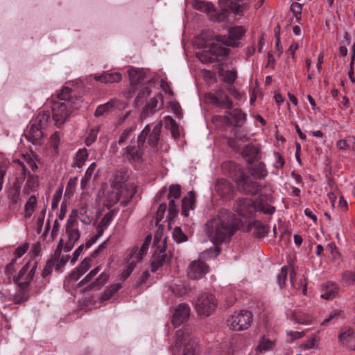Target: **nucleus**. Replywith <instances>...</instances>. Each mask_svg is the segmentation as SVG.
I'll list each match as a JSON object with an SVG mask.
<instances>
[{
	"label": "nucleus",
	"instance_id": "1",
	"mask_svg": "<svg viewBox=\"0 0 355 355\" xmlns=\"http://www.w3.org/2000/svg\"><path fill=\"white\" fill-rule=\"evenodd\" d=\"M272 197L268 194H260L255 200L242 197L236 200L233 208L244 218H252L257 212L271 216L275 211V207L272 205Z\"/></svg>",
	"mask_w": 355,
	"mask_h": 355
},
{
	"label": "nucleus",
	"instance_id": "2",
	"mask_svg": "<svg viewBox=\"0 0 355 355\" xmlns=\"http://www.w3.org/2000/svg\"><path fill=\"white\" fill-rule=\"evenodd\" d=\"M219 35H215L212 31H202L201 33L196 38L195 43L200 48H208L207 51H204L200 55L199 59L202 62L212 63L218 60V57L227 56L230 53V49L223 46L220 41H218Z\"/></svg>",
	"mask_w": 355,
	"mask_h": 355
},
{
	"label": "nucleus",
	"instance_id": "3",
	"mask_svg": "<svg viewBox=\"0 0 355 355\" xmlns=\"http://www.w3.org/2000/svg\"><path fill=\"white\" fill-rule=\"evenodd\" d=\"M65 232L67 241L64 243L63 239H60L54 254L51 258L53 259L54 264H55V268L57 271H59L69 259V255L61 254L62 250L63 249L64 252H69L80 238V233L78 228L75 226V223H67Z\"/></svg>",
	"mask_w": 355,
	"mask_h": 355
},
{
	"label": "nucleus",
	"instance_id": "4",
	"mask_svg": "<svg viewBox=\"0 0 355 355\" xmlns=\"http://www.w3.org/2000/svg\"><path fill=\"white\" fill-rule=\"evenodd\" d=\"M181 196V187L180 184H171L168 188L167 198L168 200V207L165 202L161 203L157 210L155 215V222H160L165 217L164 222H172L179 213L178 205L175 203V200L179 199Z\"/></svg>",
	"mask_w": 355,
	"mask_h": 355
},
{
	"label": "nucleus",
	"instance_id": "5",
	"mask_svg": "<svg viewBox=\"0 0 355 355\" xmlns=\"http://www.w3.org/2000/svg\"><path fill=\"white\" fill-rule=\"evenodd\" d=\"M238 230H241L240 223H206L209 238L218 245L230 239Z\"/></svg>",
	"mask_w": 355,
	"mask_h": 355
},
{
	"label": "nucleus",
	"instance_id": "6",
	"mask_svg": "<svg viewBox=\"0 0 355 355\" xmlns=\"http://www.w3.org/2000/svg\"><path fill=\"white\" fill-rule=\"evenodd\" d=\"M218 2L221 10L215 16L216 20L218 22L225 21L229 13L243 16L250 8L249 3L245 0H218Z\"/></svg>",
	"mask_w": 355,
	"mask_h": 355
},
{
	"label": "nucleus",
	"instance_id": "7",
	"mask_svg": "<svg viewBox=\"0 0 355 355\" xmlns=\"http://www.w3.org/2000/svg\"><path fill=\"white\" fill-rule=\"evenodd\" d=\"M136 193V187L133 183H128L123 189L112 187V191L107 193L106 200L109 206H112L118 202L123 206H126Z\"/></svg>",
	"mask_w": 355,
	"mask_h": 355
},
{
	"label": "nucleus",
	"instance_id": "8",
	"mask_svg": "<svg viewBox=\"0 0 355 355\" xmlns=\"http://www.w3.org/2000/svg\"><path fill=\"white\" fill-rule=\"evenodd\" d=\"M217 304V300L213 294L202 293L196 300L195 309L199 315L208 317L214 312Z\"/></svg>",
	"mask_w": 355,
	"mask_h": 355
},
{
	"label": "nucleus",
	"instance_id": "9",
	"mask_svg": "<svg viewBox=\"0 0 355 355\" xmlns=\"http://www.w3.org/2000/svg\"><path fill=\"white\" fill-rule=\"evenodd\" d=\"M162 128V121L156 123L153 128L150 125H146L143 130L141 132L137 138V142L139 145L145 146L147 140L148 144L153 148L157 146L160 139V133Z\"/></svg>",
	"mask_w": 355,
	"mask_h": 355
},
{
	"label": "nucleus",
	"instance_id": "10",
	"mask_svg": "<svg viewBox=\"0 0 355 355\" xmlns=\"http://www.w3.org/2000/svg\"><path fill=\"white\" fill-rule=\"evenodd\" d=\"M37 266L36 261H28L19 270L18 275L14 276V283L17 284L20 289L26 290L35 276Z\"/></svg>",
	"mask_w": 355,
	"mask_h": 355
},
{
	"label": "nucleus",
	"instance_id": "11",
	"mask_svg": "<svg viewBox=\"0 0 355 355\" xmlns=\"http://www.w3.org/2000/svg\"><path fill=\"white\" fill-rule=\"evenodd\" d=\"M252 321V314L248 311L234 313L227 320V324L234 331H241L249 327Z\"/></svg>",
	"mask_w": 355,
	"mask_h": 355
},
{
	"label": "nucleus",
	"instance_id": "12",
	"mask_svg": "<svg viewBox=\"0 0 355 355\" xmlns=\"http://www.w3.org/2000/svg\"><path fill=\"white\" fill-rule=\"evenodd\" d=\"M71 104L53 101L52 105V118L57 127L61 126L67 121L71 112Z\"/></svg>",
	"mask_w": 355,
	"mask_h": 355
},
{
	"label": "nucleus",
	"instance_id": "13",
	"mask_svg": "<svg viewBox=\"0 0 355 355\" xmlns=\"http://www.w3.org/2000/svg\"><path fill=\"white\" fill-rule=\"evenodd\" d=\"M143 145H128L122 149V157L132 166L140 164L144 161Z\"/></svg>",
	"mask_w": 355,
	"mask_h": 355
},
{
	"label": "nucleus",
	"instance_id": "14",
	"mask_svg": "<svg viewBox=\"0 0 355 355\" xmlns=\"http://www.w3.org/2000/svg\"><path fill=\"white\" fill-rule=\"evenodd\" d=\"M246 29L241 26H236L230 28L228 37L221 35L218 36L217 40L220 41L223 46L225 47H237L239 45V40L246 33Z\"/></svg>",
	"mask_w": 355,
	"mask_h": 355
},
{
	"label": "nucleus",
	"instance_id": "15",
	"mask_svg": "<svg viewBox=\"0 0 355 355\" xmlns=\"http://www.w3.org/2000/svg\"><path fill=\"white\" fill-rule=\"evenodd\" d=\"M238 191L243 194L254 196L261 189V186L256 180L250 178L245 172L241 178L236 182Z\"/></svg>",
	"mask_w": 355,
	"mask_h": 355
},
{
	"label": "nucleus",
	"instance_id": "16",
	"mask_svg": "<svg viewBox=\"0 0 355 355\" xmlns=\"http://www.w3.org/2000/svg\"><path fill=\"white\" fill-rule=\"evenodd\" d=\"M207 98L209 103L216 107L229 110L233 107L232 101L223 89H218L215 93L208 94Z\"/></svg>",
	"mask_w": 355,
	"mask_h": 355
},
{
	"label": "nucleus",
	"instance_id": "17",
	"mask_svg": "<svg viewBox=\"0 0 355 355\" xmlns=\"http://www.w3.org/2000/svg\"><path fill=\"white\" fill-rule=\"evenodd\" d=\"M209 266L202 259L191 261L187 268V275L189 279H199L205 276L209 272Z\"/></svg>",
	"mask_w": 355,
	"mask_h": 355
},
{
	"label": "nucleus",
	"instance_id": "18",
	"mask_svg": "<svg viewBox=\"0 0 355 355\" xmlns=\"http://www.w3.org/2000/svg\"><path fill=\"white\" fill-rule=\"evenodd\" d=\"M241 230L251 233L255 237H264L270 231L267 223H240Z\"/></svg>",
	"mask_w": 355,
	"mask_h": 355
},
{
	"label": "nucleus",
	"instance_id": "19",
	"mask_svg": "<svg viewBox=\"0 0 355 355\" xmlns=\"http://www.w3.org/2000/svg\"><path fill=\"white\" fill-rule=\"evenodd\" d=\"M223 173L233 179L235 182L241 178L245 173L243 168L232 161H226L221 166Z\"/></svg>",
	"mask_w": 355,
	"mask_h": 355
},
{
	"label": "nucleus",
	"instance_id": "20",
	"mask_svg": "<svg viewBox=\"0 0 355 355\" xmlns=\"http://www.w3.org/2000/svg\"><path fill=\"white\" fill-rule=\"evenodd\" d=\"M165 246H163L159 251H155L151 259V271L155 272L164 264L169 263L171 257L165 252Z\"/></svg>",
	"mask_w": 355,
	"mask_h": 355
},
{
	"label": "nucleus",
	"instance_id": "21",
	"mask_svg": "<svg viewBox=\"0 0 355 355\" xmlns=\"http://www.w3.org/2000/svg\"><path fill=\"white\" fill-rule=\"evenodd\" d=\"M190 315V308L187 304H180L175 308L172 318V323L175 327L180 326L189 318Z\"/></svg>",
	"mask_w": 355,
	"mask_h": 355
},
{
	"label": "nucleus",
	"instance_id": "22",
	"mask_svg": "<svg viewBox=\"0 0 355 355\" xmlns=\"http://www.w3.org/2000/svg\"><path fill=\"white\" fill-rule=\"evenodd\" d=\"M229 116H225V121L234 127H242L246 122L247 114L239 108L228 111Z\"/></svg>",
	"mask_w": 355,
	"mask_h": 355
},
{
	"label": "nucleus",
	"instance_id": "23",
	"mask_svg": "<svg viewBox=\"0 0 355 355\" xmlns=\"http://www.w3.org/2000/svg\"><path fill=\"white\" fill-rule=\"evenodd\" d=\"M215 190L218 195L225 199H231L234 196V187L225 179H219L215 185Z\"/></svg>",
	"mask_w": 355,
	"mask_h": 355
},
{
	"label": "nucleus",
	"instance_id": "24",
	"mask_svg": "<svg viewBox=\"0 0 355 355\" xmlns=\"http://www.w3.org/2000/svg\"><path fill=\"white\" fill-rule=\"evenodd\" d=\"M180 214L187 218L189 216L190 211H194L196 208V195L194 191H191L182 199Z\"/></svg>",
	"mask_w": 355,
	"mask_h": 355
},
{
	"label": "nucleus",
	"instance_id": "25",
	"mask_svg": "<svg viewBox=\"0 0 355 355\" xmlns=\"http://www.w3.org/2000/svg\"><path fill=\"white\" fill-rule=\"evenodd\" d=\"M241 155L249 164L258 162L261 158L259 149L252 144L245 145L242 149Z\"/></svg>",
	"mask_w": 355,
	"mask_h": 355
},
{
	"label": "nucleus",
	"instance_id": "26",
	"mask_svg": "<svg viewBox=\"0 0 355 355\" xmlns=\"http://www.w3.org/2000/svg\"><path fill=\"white\" fill-rule=\"evenodd\" d=\"M44 129H42V128L36 125V124L32 123L30 129L26 134V137L33 144H40L44 135Z\"/></svg>",
	"mask_w": 355,
	"mask_h": 355
},
{
	"label": "nucleus",
	"instance_id": "27",
	"mask_svg": "<svg viewBox=\"0 0 355 355\" xmlns=\"http://www.w3.org/2000/svg\"><path fill=\"white\" fill-rule=\"evenodd\" d=\"M94 78L96 81L101 82L102 83L112 84L121 81L122 76L120 73L118 72H104L101 75H94Z\"/></svg>",
	"mask_w": 355,
	"mask_h": 355
},
{
	"label": "nucleus",
	"instance_id": "28",
	"mask_svg": "<svg viewBox=\"0 0 355 355\" xmlns=\"http://www.w3.org/2000/svg\"><path fill=\"white\" fill-rule=\"evenodd\" d=\"M248 171L252 176L257 179L263 180L268 175V171L266 165L261 162L255 164H250Z\"/></svg>",
	"mask_w": 355,
	"mask_h": 355
},
{
	"label": "nucleus",
	"instance_id": "29",
	"mask_svg": "<svg viewBox=\"0 0 355 355\" xmlns=\"http://www.w3.org/2000/svg\"><path fill=\"white\" fill-rule=\"evenodd\" d=\"M162 99L160 94L155 96L148 101L141 113V118L145 119L148 116L153 114L159 108H157L159 100Z\"/></svg>",
	"mask_w": 355,
	"mask_h": 355
},
{
	"label": "nucleus",
	"instance_id": "30",
	"mask_svg": "<svg viewBox=\"0 0 355 355\" xmlns=\"http://www.w3.org/2000/svg\"><path fill=\"white\" fill-rule=\"evenodd\" d=\"M129 178L128 172L126 169H120L117 171L114 175L112 187H115L121 189H123L127 184L125 182Z\"/></svg>",
	"mask_w": 355,
	"mask_h": 355
},
{
	"label": "nucleus",
	"instance_id": "31",
	"mask_svg": "<svg viewBox=\"0 0 355 355\" xmlns=\"http://www.w3.org/2000/svg\"><path fill=\"white\" fill-rule=\"evenodd\" d=\"M51 122V112L49 110H43L40 112L37 115L36 118L33 121L34 124L42 128V129H46Z\"/></svg>",
	"mask_w": 355,
	"mask_h": 355
},
{
	"label": "nucleus",
	"instance_id": "32",
	"mask_svg": "<svg viewBox=\"0 0 355 355\" xmlns=\"http://www.w3.org/2000/svg\"><path fill=\"white\" fill-rule=\"evenodd\" d=\"M219 77L222 80L229 85H233L237 78V71L236 70H220Z\"/></svg>",
	"mask_w": 355,
	"mask_h": 355
},
{
	"label": "nucleus",
	"instance_id": "33",
	"mask_svg": "<svg viewBox=\"0 0 355 355\" xmlns=\"http://www.w3.org/2000/svg\"><path fill=\"white\" fill-rule=\"evenodd\" d=\"M37 200L35 195L29 197L24 205V217L26 219L30 218L33 215L37 207Z\"/></svg>",
	"mask_w": 355,
	"mask_h": 355
},
{
	"label": "nucleus",
	"instance_id": "34",
	"mask_svg": "<svg viewBox=\"0 0 355 355\" xmlns=\"http://www.w3.org/2000/svg\"><path fill=\"white\" fill-rule=\"evenodd\" d=\"M323 293L321 297L326 300L334 298L338 291V287L336 284L331 283L322 286Z\"/></svg>",
	"mask_w": 355,
	"mask_h": 355
},
{
	"label": "nucleus",
	"instance_id": "35",
	"mask_svg": "<svg viewBox=\"0 0 355 355\" xmlns=\"http://www.w3.org/2000/svg\"><path fill=\"white\" fill-rule=\"evenodd\" d=\"M87 157L88 153L87 149H79L76 153L75 157L73 159V166L78 167L79 168H82L83 166L85 164V162L87 159Z\"/></svg>",
	"mask_w": 355,
	"mask_h": 355
},
{
	"label": "nucleus",
	"instance_id": "36",
	"mask_svg": "<svg viewBox=\"0 0 355 355\" xmlns=\"http://www.w3.org/2000/svg\"><path fill=\"white\" fill-rule=\"evenodd\" d=\"M221 252V248L218 245H216L214 248H210L202 253L200 254L199 258L202 261H205L208 259H211L216 257L220 254Z\"/></svg>",
	"mask_w": 355,
	"mask_h": 355
},
{
	"label": "nucleus",
	"instance_id": "37",
	"mask_svg": "<svg viewBox=\"0 0 355 355\" xmlns=\"http://www.w3.org/2000/svg\"><path fill=\"white\" fill-rule=\"evenodd\" d=\"M109 279V275L102 272L96 279L85 288V291H90L93 288L100 289L103 287Z\"/></svg>",
	"mask_w": 355,
	"mask_h": 355
},
{
	"label": "nucleus",
	"instance_id": "38",
	"mask_svg": "<svg viewBox=\"0 0 355 355\" xmlns=\"http://www.w3.org/2000/svg\"><path fill=\"white\" fill-rule=\"evenodd\" d=\"M38 187V178L37 176L30 175L24 187V191L26 193L36 191Z\"/></svg>",
	"mask_w": 355,
	"mask_h": 355
},
{
	"label": "nucleus",
	"instance_id": "39",
	"mask_svg": "<svg viewBox=\"0 0 355 355\" xmlns=\"http://www.w3.org/2000/svg\"><path fill=\"white\" fill-rule=\"evenodd\" d=\"M96 168V164L95 162L92 163L87 168L84 177L82 178L80 182V187L83 190L87 188V184L89 182L95 169Z\"/></svg>",
	"mask_w": 355,
	"mask_h": 355
},
{
	"label": "nucleus",
	"instance_id": "40",
	"mask_svg": "<svg viewBox=\"0 0 355 355\" xmlns=\"http://www.w3.org/2000/svg\"><path fill=\"white\" fill-rule=\"evenodd\" d=\"M137 247L135 246L132 249L128 250V253L127 255V263H128L127 268L129 269L130 270H131L132 272L133 271V270L136 266V263L138 261L136 259V254H135L137 253Z\"/></svg>",
	"mask_w": 355,
	"mask_h": 355
},
{
	"label": "nucleus",
	"instance_id": "41",
	"mask_svg": "<svg viewBox=\"0 0 355 355\" xmlns=\"http://www.w3.org/2000/svg\"><path fill=\"white\" fill-rule=\"evenodd\" d=\"M121 288V284L119 283L110 286L103 293L101 301L104 302L110 300Z\"/></svg>",
	"mask_w": 355,
	"mask_h": 355
},
{
	"label": "nucleus",
	"instance_id": "42",
	"mask_svg": "<svg viewBox=\"0 0 355 355\" xmlns=\"http://www.w3.org/2000/svg\"><path fill=\"white\" fill-rule=\"evenodd\" d=\"M152 241L151 234H148L144 240L143 245H141L140 250L137 251L136 259L137 261H141L143 257L146 254L147 250L148 249L149 245Z\"/></svg>",
	"mask_w": 355,
	"mask_h": 355
},
{
	"label": "nucleus",
	"instance_id": "43",
	"mask_svg": "<svg viewBox=\"0 0 355 355\" xmlns=\"http://www.w3.org/2000/svg\"><path fill=\"white\" fill-rule=\"evenodd\" d=\"M71 89L69 87H63L61 92L58 94L56 98L58 99L57 101L62 102V103H69L70 99L71 98Z\"/></svg>",
	"mask_w": 355,
	"mask_h": 355
},
{
	"label": "nucleus",
	"instance_id": "44",
	"mask_svg": "<svg viewBox=\"0 0 355 355\" xmlns=\"http://www.w3.org/2000/svg\"><path fill=\"white\" fill-rule=\"evenodd\" d=\"M114 101L112 100L105 104L98 105L95 111V116L97 117L103 116L105 113L108 112L114 107Z\"/></svg>",
	"mask_w": 355,
	"mask_h": 355
},
{
	"label": "nucleus",
	"instance_id": "45",
	"mask_svg": "<svg viewBox=\"0 0 355 355\" xmlns=\"http://www.w3.org/2000/svg\"><path fill=\"white\" fill-rule=\"evenodd\" d=\"M227 91L233 98L238 101H243L245 100V94L237 90L234 85H229L226 87Z\"/></svg>",
	"mask_w": 355,
	"mask_h": 355
},
{
	"label": "nucleus",
	"instance_id": "46",
	"mask_svg": "<svg viewBox=\"0 0 355 355\" xmlns=\"http://www.w3.org/2000/svg\"><path fill=\"white\" fill-rule=\"evenodd\" d=\"M274 345V341H272L268 338H262L259 342V345L257 346V349L261 352H266L267 350L271 349Z\"/></svg>",
	"mask_w": 355,
	"mask_h": 355
},
{
	"label": "nucleus",
	"instance_id": "47",
	"mask_svg": "<svg viewBox=\"0 0 355 355\" xmlns=\"http://www.w3.org/2000/svg\"><path fill=\"white\" fill-rule=\"evenodd\" d=\"M195 7L198 10L209 12L213 10L214 5L209 1L198 0L196 1Z\"/></svg>",
	"mask_w": 355,
	"mask_h": 355
},
{
	"label": "nucleus",
	"instance_id": "48",
	"mask_svg": "<svg viewBox=\"0 0 355 355\" xmlns=\"http://www.w3.org/2000/svg\"><path fill=\"white\" fill-rule=\"evenodd\" d=\"M196 347L197 343L190 339L184 346L182 355H195Z\"/></svg>",
	"mask_w": 355,
	"mask_h": 355
},
{
	"label": "nucleus",
	"instance_id": "49",
	"mask_svg": "<svg viewBox=\"0 0 355 355\" xmlns=\"http://www.w3.org/2000/svg\"><path fill=\"white\" fill-rule=\"evenodd\" d=\"M129 76L132 83L134 85L138 84L144 78L141 72L137 69H130L129 71Z\"/></svg>",
	"mask_w": 355,
	"mask_h": 355
},
{
	"label": "nucleus",
	"instance_id": "50",
	"mask_svg": "<svg viewBox=\"0 0 355 355\" xmlns=\"http://www.w3.org/2000/svg\"><path fill=\"white\" fill-rule=\"evenodd\" d=\"M98 131V127H95L90 129L89 134L85 139V144L87 146L92 145L96 141Z\"/></svg>",
	"mask_w": 355,
	"mask_h": 355
},
{
	"label": "nucleus",
	"instance_id": "51",
	"mask_svg": "<svg viewBox=\"0 0 355 355\" xmlns=\"http://www.w3.org/2000/svg\"><path fill=\"white\" fill-rule=\"evenodd\" d=\"M218 218V222H233L231 213L226 209L219 210Z\"/></svg>",
	"mask_w": 355,
	"mask_h": 355
},
{
	"label": "nucleus",
	"instance_id": "52",
	"mask_svg": "<svg viewBox=\"0 0 355 355\" xmlns=\"http://www.w3.org/2000/svg\"><path fill=\"white\" fill-rule=\"evenodd\" d=\"M135 127L132 126L125 129L119 137V139L117 141L118 144L119 145H123V144H125V142L128 139L132 132L135 130Z\"/></svg>",
	"mask_w": 355,
	"mask_h": 355
},
{
	"label": "nucleus",
	"instance_id": "53",
	"mask_svg": "<svg viewBox=\"0 0 355 355\" xmlns=\"http://www.w3.org/2000/svg\"><path fill=\"white\" fill-rule=\"evenodd\" d=\"M99 272V268L96 267L92 270L79 283L78 286H83L87 282H90Z\"/></svg>",
	"mask_w": 355,
	"mask_h": 355
},
{
	"label": "nucleus",
	"instance_id": "54",
	"mask_svg": "<svg viewBox=\"0 0 355 355\" xmlns=\"http://www.w3.org/2000/svg\"><path fill=\"white\" fill-rule=\"evenodd\" d=\"M166 122L171 125V134L173 137H178L180 135L178 127L175 121L171 116L166 117Z\"/></svg>",
	"mask_w": 355,
	"mask_h": 355
},
{
	"label": "nucleus",
	"instance_id": "55",
	"mask_svg": "<svg viewBox=\"0 0 355 355\" xmlns=\"http://www.w3.org/2000/svg\"><path fill=\"white\" fill-rule=\"evenodd\" d=\"M28 298L26 290H21L19 293L15 294L14 297L15 304H19L26 302Z\"/></svg>",
	"mask_w": 355,
	"mask_h": 355
},
{
	"label": "nucleus",
	"instance_id": "56",
	"mask_svg": "<svg viewBox=\"0 0 355 355\" xmlns=\"http://www.w3.org/2000/svg\"><path fill=\"white\" fill-rule=\"evenodd\" d=\"M171 291L177 296H182L187 293V289L182 282L180 284H175L172 287Z\"/></svg>",
	"mask_w": 355,
	"mask_h": 355
},
{
	"label": "nucleus",
	"instance_id": "57",
	"mask_svg": "<svg viewBox=\"0 0 355 355\" xmlns=\"http://www.w3.org/2000/svg\"><path fill=\"white\" fill-rule=\"evenodd\" d=\"M186 334L184 329H179L176 331L175 338V347H180L184 340H186Z\"/></svg>",
	"mask_w": 355,
	"mask_h": 355
},
{
	"label": "nucleus",
	"instance_id": "58",
	"mask_svg": "<svg viewBox=\"0 0 355 355\" xmlns=\"http://www.w3.org/2000/svg\"><path fill=\"white\" fill-rule=\"evenodd\" d=\"M343 279L347 286L355 284V273L347 271L343 273Z\"/></svg>",
	"mask_w": 355,
	"mask_h": 355
},
{
	"label": "nucleus",
	"instance_id": "59",
	"mask_svg": "<svg viewBox=\"0 0 355 355\" xmlns=\"http://www.w3.org/2000/svg\"><path fill=\"white\" fill-rule=\"evenodd\" d=\"M287 274L288 272L286 267H283L280 272L277 275L278 284L281 288H282L285 286L286 279L287 278Z\"/></svg>",
	"mask_w": 355,
	"mask_h": 355
},
{
	"label": "nucleus",
	"instance_id": "60",
	"mask_svg": "<svg viewBox=\"0 0 355 355\" xmlns=\"http://www.w3.org/2000/svg\"><path fill=\"white\" fill-rule=\"evenodd\" d=\"M173 237L178 242H184L187 241V237L182 231V229L180 227H175L173 230Z\"/></svg>",
	"mask_w": 355,
	"mask_h": 355
},
{
	"label": "nucleus",
	"instance_id": "61",
	"mask_svg": "<svg viewBox=\"0 0 355 355\" xmlns=\"http://www.w3.org/2000/svg\"><path fill=\"white\" fill-rule=\"evenodd\" d=\"M326 250L331 253L334 259H338L340 257V254L337 250L336 245L334 243H329L326 247Z\"/></svg>",
	"mask_w": 355,
	"mask_h": 355
},
{
	"label": "nucleus",
	"instance_id": "62",
	"mask_svg": "<svg viewBox=\"0 0 355 355\" xmlns=\"http://www.w3.org/2000/svg\"><path fill=\"white\" fill-rule=\"evenodd\" d=\"M302 9V5L297 2H294L291 6V12L297 19L301 17Z\"/></svg>",
	"mask_w": 355,
	"mask_h": 355
},
{
	"label": "nucleus",
	"instance_id": "63",
	"mask_svg": "<svg viewBox=\"0 0 355 355\" xmlns=\"http://www.w3.org/2000/svg\"><path fill=\"white\" fill-rule=\"evenodd\" d=\"M91 257H86L81 261L77 268L83 273H85L91 267Z\"/></svg>",
	"mask_w": 355,
	"mask_h": 355
},
{
	"label": "nucleus",
	"instance_id": "64",
	"mask_svg": "<svg viewBox=\"0 0 355 355\" xmlns=\"http://www.w3.org/2000/svg\"><path fill=\"white\" fill-rule=\"evenodd\" d=\"M55 266L53 259H50L47 261L45 267L42 272V276L43 277H47L52 272L53 268Z\"/></svg>",
	"mask_w": 355,
	"mask_h": 355
}]
</instances>
